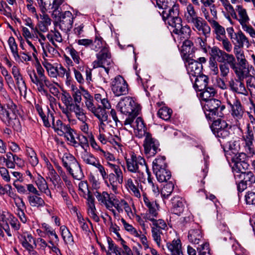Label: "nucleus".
Here are the masks:
<instances>
[{
    "mask_svg": "<svg viewBox=\"0 0 255 255\" xmlns=\"http://www.w3.org/2000/svg\"><path fill=\"white\" fill-rule=\"evenodd\" d=\"M35 67L37 74L34 70L28 71V74L31 82L36 85L38 91L42 95L49 96L48 91L45 89V87H46L51 94L54 96L57 95L59 93L58 89L46 77L44 70L38 61L36 63Z\"/></svg>",
    "mask_w": 255,
    "mask_h": 255,
    "instance_id": "obj_1",
    "label": "nucleus"
},
{
    "mask_svg": "<svg viewBox=\"0 0 255 255\" xmlns=\"http://www.w3.org/2000/svg\"><path fill=\"white\" fill-rule=\"evenodd\" d=\"M117 108L122 114L128 116L124 121V125H131L141 110L140 105L130 97L122 98L118 103Z\"/></svg>",
    "mask_w": 255,
    "mask_h": 255,
    "instance_id": "obj_2",
    "label": "nucleus"
},
{
    "mask_svg": "<svg viewBox=\"0 0 255 255\" xmlns=\"http://www.w3.org/2000/svg\"><path fill=\"white\" fill-rule=\"evenodd\" d=\"M210 128L222 147L225 150L231 137V126L225 120L219 118L213 121Z\"/></svg>",
    "mask_w": 255,
    "mask_h": 255,
    "instance_id": "obj_3",
    "label": "nucleus"
},
{
    "mask_svg": "<svg viewBox=\"0 0 255 255\" xmlns=\"http://www.w3.org/2000/svg\"><path fill=\"white\" fill-rule=\"evenodd\" d=\"M6 108L2 105H0V119L8 126H13L12 121L14 120L19 124L17 118V114L18 112L17 106L12 100L8 99L5 104Z\"/></svg>",
    "mask_w": 255,
    "mask_h": 255,
    "instance_id": "obj_4",
    "label": "nucleus"
},
{
    "mask_svg": "<svg viewBox=\"0 0 255 255\" xmlns=\"http://www.w3.org/2000/svg\"><path fill=\"white\" fill-rule=\"evenodd\" d=\"M62 161L63 166L74 178L80 180L82 178L83 173L80 165L73 155L69 153H64Z\"/></svg>",
    "mask_w": 255,
    "mask_h": 255,
    "instance_id": "obj_5",
    "label": "nucleus"
},
{
    "mask_svg": "<svg viewBox=\"0 0 255 255\" xmlns=\"http://www.w3.org/2000/svg\"><path fill=\"white\" fill-rule=\"evenodd\" d=\"M205 102L204 108L207 119L211 120L215 119V116L220 118L223 117L225 106L222 104L221 101L211 98Z\"/></svg>",
    "mask_w": 255,
    "mask_h": 255,
    "instance_id": "obj_6",
    "label": "nucleus"
},
{
    "mask_svg": "<svg viewBox=\"0 0 255 255\" xmlns=\"http://www.w3.org/2000/svg\"><path fill=\"white\" fill-rule=\"evenodd\" d=\"M126 160L127 169L130 172L143 175L144 171L149 170L144 158L133 152L130 154V158H126Z\"/></svg>",
    "mask_w": 255,
    "mask_h": 255,
    "instance_id": "obj_7",
    "label": "nucleus"
},
{
    "mask_svg": "<svg viewBox=\"0 0 255 255\" xmlns=\"http://www.w3.org/2000/svg\"><path fill=\"white\" fill-rule=\"evenodd\" d=\"M108 165L113 170L114 173H111L108 174L107 181L108 187L111 186L112 189L115 192H116L118 186L123 182V174L120 166L112 162H108Z\"/></svg>",
    "mask_w": 255,
    "mask_h": 255,
    "instance_id": "obj_8",
    "label": "nucleus"
},
{
    "mask_svg": "<svg viewBox=\"0 0 255 255\" xmlns=\"http://www.w3.org/2000/svg\"><path fill=\"white\" fill-rule=\"evenodd\" d=\"M97 60L93 62L94 68L103 67L107 74L109 73L110 67L113 63L111 54L107 47H104L101 51L96 54Z\"/></svg>",
    "mask_w": 255,
    "mask_h": 255,
    "instance_id": "obj_9",
    "label": "nucleus"
},
{
    "mask_svg": "<svg viewBox=\"0 0 255 255\" xmlns=\"http://www.w3.org/2000/svg\"><path fill=\"white\" fill-rule=\"evenodd\" d=\"M209 54L214 60H217L220 63H227L231 69L235 68L236 59L233 54H229L217 46L211 48Z\"/></svg>",
    "mask_w": 255,
    "mask_h": 255,
    "instance_id": "obj_10",
    "label": "nucleus"
},
{
    "mask_svg": "<svg viewBox=\"0 0 255 255\" xmlns=\"http://www.w3.org/2000/svg\"><path fill=\"white\" fill-rule=\"evenodd\" d=\"M232 69L234 70L238 78L229 81V86L230 89L237 94L247 95L248 91L244 83V77H246V75L244 74V73H240V70L236 67L235 68H232Z\"/></svg>",
    "mask_w": 255,
    "mask_h": 255,
    "instance_id": "obj_11",
    "label": "nucleus"
},
{
    "mask_svg": "<svg viewBox=\"0 0 255 255\" xmlns=\"http://www.w3.org/2000/svg\"><path fill=\"white\" fill-rule=\"evenodd\" d=\"M145 136L143 145L144 153L148 157L153 156L160 150L159 143L150 133H146Z\"/></svg>",
    "mask_w": 255,
    "mask_h": 255,
    "instance_id": "obj_12",
    "label": "nucleus"
},
{
    "mask_svg": "<svg viewBox=\"0 0 255 255\" xmlns=\"http://www.w3.org/2000/svg\"><path fill=\"white\" fill-rule=\"evenodd\" d=\"M112 90L116 96L126 95L128 93V84L122 76L118 75L112 81Z\"/></svg>",
    "mask_w": 255,
    "mask_h": 255,
    "instance_id": "obj_13",
    "label": "nucleus"
},
{
    "mask_svg": "<svg viewBox=\"0 0 255 255\" xmlns=\"http://www.w3.org/2000/svg\"><path fill=\"white\" fill-rule=\"evenodd\" d=\"M242 141L244 142V147L247 153H253L255 150V137L254 131L251 128L250 124L247 127V130L242 136Z\"/></svg>",
    "mask_w": 255,
    "mask_h": 255,
    "instance_id": "obj_14",
    "label": "nucleus"
},
{
    "mask_svg": "<svg viewBox=\"0 0 255 255\" xmlns=\"http://www.w3.org/2000/svg\"><path fill=\"white\" fill-rule=\"evenodd\" d=\"M188 23L192 24V28L194 31H197L199 34H203L206 37L209 36L211 28L202 17L198 16Z\"/></svg>",
    "mask_w": 255,
    "mask_h": 255,
    "instance_id": "obj_15",
    "label": "nucleus"
},
{
    "mask_svg": "<svg viewBox=\"0 0 255 255\" xmlns=\"http://www.w3.org/2000/svg\"><path fill=\"white\" fill-rule=\"evenodd\" d=\"M227 104L231 109V115L236 119H240L244 115V110L240 100L234 96L231 99H227Z\"/></svg>",
    "mask_w": 255,
    "mask_h": 255,
    "instance_id": "obj_16",
    "label": "nucleus"
},
{
    "mask_svg": "<svg viewBox=\"0 0 255 255\" xmlns=\"http://www.w3.org/2000/svg\"><path fill=\"white\" fill-rule=\"evenodd\" d=\"M73 15L70 11H66L60 16V21L56 26H58L63 31L67 32L70 30L73 23Z\"/></svg>",
    "mask_w": 255,
    "mask_h": 255,
    "instance_id": "obj_17",
    "label": "nucleus"
},
{
    "mask_svg": "<svg viewBox=\"0 0 255 255\" xmlns=\"http://www.w3.org/2000/svg\"><path fill=\"white\" fill-rule=\"evenodd\" d=\"M188 239L191 243L195 245H199L203 242V234L201 227L199 224H193L191 229L188 232Z\"/></svg>",
    "mask_w": 255,
    "mask_h": 255,
    "instance_id": "obj_18",
    "label": "nucleus"
},
{
    "mask_svg": "<svg viewBox=\"0 0 255 255\" xmlns=\"http://www.w3.org/2000/svg\"><path fill=\"white\" fill-rule=\"evenodd\" d=\"M185 63H188V65H186V66L190 79L192 81V77H195L201 74L202 70V65L200 63H198L197 61L193 59H189L186 60Z\"/></svg>",
    "mask_w": 255,
    "mask_h": 255,
    "instance_id": "obj_19",
    "label": "nucleus"
},
{
    "mask_svg": "<svg viewBox=\"0 0 255 255\" xmlns=\"http://www.w3.org/2000/svg\"><path fill=\"white\" fill-rule=\"evenodd\" d=\"M241 141L239 139L234 140L233 142H229L224 150L225 155L227 159H229L230 156L237 154L240 149Z\"/></svg>",
    "mask_w": 255,
    "mask_h": 255,
    "instance_id": "obj_20",
    "label": "nucleus"
},
{
    "mask_svg": "<svg viewBox=\"0 0 255 255\" xmlns=\"http://www.w3.org/2000/svg\"><path fill=\"white\" fill-rule=\"evenodd\" d=\"M172 208L171 211L173 213L180 215L184 211L185 208V201L179 196L173 197L171 200Z\"/></svg>",
    "mask_w": 255,
    "mask_h": 255,
    "instance_id": "obj_21",
    "label": "nucleus"
},
{
    "mask_svg": "<svg viewBox=\"0 0 255 255\" xmlns=\"http://www.w3.org/2000/svg\"><path fill=\"white\" fill-rule=\"evenodd\" d=\"M69 116H65L68 119V121L70 122L73 116L72 113H74L77 119L83 123H85L87 120V117L84 113V110L80 107V105H76L73 108H72L69 111Z\"/></svg>",
    "mask_w": 255,
    "mask_h": 255,
    "instance_id": "obj_22",
    "label": "nucleus"
},
{
    "mask_svg": "<svg viewBox=\"0 0 255 255\" xmlns=\"http://www.w3.org/2000/svg\"><path fill=\"white\" fill-rule=\"evenodd\" d=\"M97 200L100 202L101 204L104 205L106 207L111 210L114 206L113 202L110 198V195L106 192H103L102 193L96 192L95 194Z\"/></svg>",
    "mask_w": 255,
    "mask_h": 255,
    "instance_id": "obj_23",
    "label": "nucleus"
},
{
    "mask_svg": "<svg viewBox=\"0 0 255 255\" xmlns=\"http://www.w3.org/2000/svg\"><path fill=\"white\" fill-rule=\"evenodd\" d=\"M194 88L196 91H202L208 86L209 78L205 75L201 74L195 77Z\"/></svg>",
    "mask_w": 255,
    "mask_h": 255,
    "instance_id": "obj_24",
    "label": "nucleus"
},
{
    "mask_svg": "<svg viewBox=\"0 0 255 255\" xmlns=\"http://www.w3.org/2000/svg\"><path fill=\"white\" fill-rule=\"evenodd\" d=\"M131 127L136 130L138 132V135L139 137H142L143 135H145L146 128L142 119L141 117L136 118L135 122H133L130 125Z\"/></svg>",
    "mask_w": 255,
    "mask_h": 255,
    "instance_id": "obj_25",
    "label": "nucleus"
},
{
    "mask_svg": "<svg viewBox=\"0 0 255 255\" xmlns=\"http://www.w3.org/2000/svg\"><path fill=\"white\" fill-rule=\"evenodd\" d=\"M127 188L130 192L132 195L139 198L141 197V194L139 190V183L136 180L134 182L131 178H129L127 181Z\"/></svg>",
    "mask_w": 255,
    "mask_h": 255,
    "instance_id": "obj_26",
    "label": "nucleus"
},
{
    "mask_svg": "<svg viewBox=\"0 0 255 255\" xmlns=\"http://www.w3.org/2000/svg\"><path fill=\"white\" fill-rule=\"evenodd\" d=\"M167 247L172 255H183L181 243L179 239L174 240L171 243H167Z\"/></svg>",
    "mask_w": 255,
    "mask_h": 255,
    "instance_id": "obj_27",
    "label": "nucleus"
},
{
    "mask_svg": "<svg viewBox=\"0 0 255 255\" xmlns=\"http://www.w3.org/2000/svg\"><path fill=\"white\" fill-rule=\"evenodd\" d=\"M236 180L241 179L250 185L255 182V176L251 171H246L240 174H235Z\"/></svg>",
    "mask_w": 255,
    "mask_h": 255,
    "instance_id": "obj_28",
    "label": "nucleus"
},
{
    "mask_svg": "<svg viewBox=\"0 0 255 255\" xmlns=\"http://www.w3.org/2000/svg\"><path fill=\"white\" fill-rule=\"evenodd\" d=\"M179 4H174L172 7L168 10V12L166 13L165 10L162 12L163 19L166 21L169 19L177 18L179 17Z\"/></svg>",
    "mask_w": 255,
    "mask_h": 255,
    "instance_id": "obj_29",
    "label": "nucleus"
},
{
    "mask_svg": "<svg viewBox=\"0 0 255 255\" xmlns=\"http://www.w3.org/2000/svg\"><path fill=\"white\" fill-rule=\"evenodd\" d=\"M153 172L157 180L160 182H167L171 176V172L167 167L153 171Z\"/></svg>",
    "mask_w": 255,
    "mask_h": 255,
    "instance_id": "obj_30",
    "label": "nucleus"
},
{
    "mask_svg": "<svg viewBox=\"0 0 255 255\" xmlns=\"http://www.w3.org/2000/svg\"><path fill=\"white\" fill-rule=\"evenodd\" d=\"M106 109H107L104 107H102L101 105H99L91 112L101 122V124H104L103 122L108 120V116Z\"/></svg>",
    "mask_w": 255,
    "mask_h": 255,
    "instance_id": "obj_31",
    "label": "nucleus"
},
{
    "mask_svg": "<svg viewBox=\"0 0 255 255\" xmlns=\"http://www.w3.org/2000/svg\"><path fill=\"white\" fill-rule=\"evenodd\" d=\"M80 157L85 163L93 166L99 160L91 152H88V150H84L81 152Z\"/></svg>",
    "mask_w": 255,
    "mask_h": 255,
    "instance_id": "obj_32",
    "label": "nucleus"
},
{
    "mask_svg": "<svg viewBox=\"0 0 255 255\" xmlns=\"http://www.w3.org/2000/svg\"><path fill=\"white\" fill-rule=\"evenodd\" d=\"M40 195V193H39V195H30L28 196V201L31 206L33 207H39L44 206L45 202L44 200L39 196Z\"/></svg>",
    "mask_w": 255,
    "mask_h": 255,
    "instance_id": "obj_33",
    "label": "nucleus"
},
{
    "mask_svg": "<svg viewBox=\"0 0 255 255\" xmlns=\"http://www.w3.org/2000/svg\"><path fill=\"white\" fill-rule=\"evenodd\" d=\"M73 100L72 96L69 95V96H68L66 101L65 102L64 104V106H59L62 113L65 116H69L70 114L69 111L77 105Z\"/></svg>",
    "mask_w": 255,
    "mask_h": 255,
    "instance_id": "obj_34",
    "label": "nucleus"
},
{
    "mask_svg": "<svg viewBox=\"0 0 255 255\" xmlns=\"http://www.w3.org/2000/svg\"><path fill=\"white\" fill-rule=\"evenodd\" d=\"M198 17L197 13L195 11L194 6L191 3L188 4L186 6V11L184 13L186 21L189 23Z\"/></svg>",
    "mask_w": 255,
    "mask_h": 255,
    "instance_id": "obj_35",
    "label": "nucleus"
},
{
    "mask_svg": "<svg viewBox=\"0 0 255 255\" xmlns=\"http://www.w3.org/2000/svg\"><path fill=\"white\" fill-rule=\"evenodd\" d=\"M165 156H159L155 158L152 162L153 171L167 168V165L165 162Z\"/></svg>",
    "mask_w": 255,
    "mask_h": 255,
    "instance_id": "obj_36",
    "label": "nucleus"
},
{
    "mask_svg": "<svg viewBox=\"0 0 255 255\" xmlns=\"http://www.w3.org/2000/svg\"><path fill=\"white\" fill-rule=\"evenodd\" d=\"M146 219L152 222L153 227L151 228L159 229L161 231H165L167 228V225L165 221L162 219L156 220L150 216H148L146 215Z\"/></svg>",
    "mask_w": 255,
    "mask_h": 255,
    "instance_id": "obj_37",
    "label": "nucleus"
},
{
    "mask_svg": "<svg viewBox=\"0 0 255 255\" xmlns=\"http://www.w3.org/2000/svg\"><path fill=\"white\" fill-rule=\"evenodd\" d=\"M208 18H209V16H205V18L210 22L213 28L214 29L215 33L216 34L225 35V28L222 26L220 25L215 20Z\"/></svg>",
    "mask_w": 255,
    "mask_h": 255,
    "instance_id": "obj_38",
    "label": "nucleus"
},
{
    "mask_svg": "<svg viewBox=\"0 0 255 255\" xmlns=\"http://www.w3.org/2000/svg\"><path fill=\"white\" fill-rule=\"evenodd\" d=\"M216 94V91L213 87L207 86L206 88L203 90V92L200 93V97L203 101L206 102L207 100L213 98Z\"/></svg>",
    "mask_w": 255,
    "mask_h": 255,
    "instance_id": "obj_39",
    "label": "nucleus"
},
{
    "mask_svg": "<svg viewBox=\"0 0 255 255\" xmlns=\"http://www.w3.org/2000/svg\"><path fill=\"white\" fill-rule=\"evenodd\" d=\"M61 235L63 240L67 244H72L74 240L72 234L65 226H62L60 227Z\"/></svg>",
    "mask_w": 255,
    "mask_h": 255,
    "instance_id": "obj_40",
    "label": "nucleus"
},
{
    "mask_svg": "<svg viewBox=\"0 0 255 255\" xmlns=\"http://www.w3.org/2000/svg\"><path fill=\"white\" fill-rule=\"evenodd\" d=\"M8 44L15 60L20 59V56L18 54L17 45L13 37L10 36L8 40Z\"/></svg>",
    "mask_w": 255,
    "mask_h": 255,
    "instance_id": "obj_41",
    "label": "nucleus"
},
{
    "mask_svg": "<svg viewBox=\"0 0 255 255\" xmlns=\"http://www.w3.org/2000/svg\"><path fill=\"white\" fill-rule=\"evenodd\" d=\"M176 34L180 35L181 37H183L184 39H188L191 35V30L189 26L185 25L183 26L182 25L174 32Z\"/></svg>",
    "mask_w": 255,
    "mask_h": 255,
    "instance_id": "obj_42",
    "label": "nucleus"
},
{
    "mask_svg": "<svg viewBox=\"0 0 255 255\" xmlns=\"http://www.w3.org/2000/svg\"><path fill=\"white\" fill-rule=\"evenodd\" d=\"M228 160H230L233 163H234V165H237L239 163H241L242 162L249 160V159L246 153L241 152L230 156V159Z\"/></svg>",
    "mask_w": 255,
    "mask_h": 255,
    "instance_id": "obj_43",
    "label": "nucleus"
},
{
    "mask_svg": "<svg viewBox=\"0 0 255 255\" xmlns=\"http://www.w3.org/2000/svg\"><path fill=\"white\" fill-rule=\"evenodd\" d=\"M47 37L54 45H55L54 41L58 42H61L62 41L61 34L55 28L54 30H51L50 32L47 35Z\"/></svg>",
    "mask_w": 255,
    "mask_h": 255,
    "instance_id": "obj_44",
    "label": "nucleus"
},
{
    "mask_svg": "<svg viewBox=\"0 0 255 255\" xmlns=\"http://www.w3.org/2000/svg\"><path fill=\"white\" fill-rule=\"evenodd\" d=\"M172 110L167 107H162L158 111L157 115L159 118L165 120H169L171 116Z\"/></svg>",
    "mask_w": 255,
    "mask_h": 255,
    "instance_id": "obj_45",
    "label": "nucleus"
},
{
    "mask_svg": "<svg viewBox=\"0 0 255 255\" xmlns=\"http://www.w3.org/2000/svg\"><path fill=\"white\" fill-rule=\"evenodd\" d=\"M249 160H247L242 162L241 163H239L237 165H234L233 170L235 174H240L246 172L250 167Z\"/></svg>",
    "mask_w": 255,
    "mask_h": 255,
    "instance_id": "obj_46",
    "label": "nucleus"
},
{
    "mask_svg": "<svg viewBox=\"0 0 255 255\" xmlns=\"http://www.w3.org/2000/svg\"><path fill=\"white\" fill-rule=\"evenodd\" d=\"M237 10L240 17L239 21L240 24L243 25L245 23H248L250 18L247 14L246 10L243 8L241 5H239L237 6Z\"/></svg>",
    "mask_w": 255,
    "mask_h": 255,
    "instance_id": "obj_47",
    "label": "nucleus"
},
{
    "mask_svg": "<svg viewBox=\"0 0 255 255\" xmlns=\"http://www.w3.org/2000/svg\"><path fill=\"white\" fill-rule=\"evenodd\" d=\"M152 237L157 246H161V237L163 235V231L151 228Z\"/></svg>",
    "mask_w": 255,
    "mask_h": 255,
    "instance_id": "obj_48",
    "label": "nucleus"
},
{
    "mask_svg": "<svg viewBox=\"0 0 255 255\" xmlns=\"http://www.w3.org/2000/svg\"><path fill=\"white\" fill-rule=\"evenodd\" d=\"M174 185L172 182L167 183L161 190V195L164 198H167L172 193Z\"/></svg>",
    "mask_w": 255,
    "mask_h": 255,
    "instance_id": "obj_49",
    "label": "nucleus"
},
{
    "mask_svg": "<svg viewBox=\"0 0 255 255\" xmlns=\"http://www.w3.org/2000/svg\"><path fill=\"white\" fill-rule=\"evenodd\" d=\"M42 227L45 229L46 234L49 236L50 240L54 241L55 243L58 242L59 238L54 230H51L50 227L46 224H43Z\"/></svg>",
    "mask_w": 255,
    "mask_h": 255,
    "instance_id": "obj_50",
    "label": "nucleus"
},
{
    "mask_svg": "<svg viewBox=\"0 0 255 255\" xmlns=\"http://www.w3.org/2000/svg\"><path fill=\"white\" fill-rule=\"evenodd\" d=\"M72 96L76 104L79 105L82 101V93L81 89H78L74 85H72Z\"/></svg>",
    "mask_w": 255,
    "mask_h": 255,
    "instance_id": "obj_51",
    "label": "nucleus"
},
{
    "mask_svg": "<svg viewBox=\"0 0 255 255\" xmlns=\"http://www.w3.org/2000/svg\"><path fill=\"white\" fill-rule=\"evenodd\" d=\"M95 99L98 103H100L102 106L107 109H110L111 108V104L107 98L103 96L100 94H96L95 95Z\"/></svg>",
    "mask_w": 255,
    "mask_h": 255,
    "instance_id": "obj_52",
    "label": "nucleus"
},
{
    "mask_svg": "<svg viewBox=\"0 0 255 255\" xmlns=\"http://www.w3.org/2000/svg\"><path fill=\"white\" fill-rule=\"evenodd\" d=\"M78 142L77 141V146L80 145L81 147L84 150H88L89 147V140L88 137L83 134H79L77 137Z\"/></svg>",
    "mask_w": 255,
    "mask_h": 255,
    "instance_id": "obj_53",
    "label": "nucleus"
},
{
    "mask_svg": "<svg viewBox=\"0 0 255 255\" xmlns=\"http://www.w3.org/2000/svg\"><path fill=\"white\" fill-rule=\"evenodd\" d=\"M104 44L105 42L103 38L100 36L96 35L94 41H93V44L91 45V49L97 51L100 49L103 48L104 47Z\"/></svg>",
    "mask_w": 255,
    "mask_h": 255,
    "instance_id": "obj_54",
    "label": "nucleus"
},
{
    "mask_svg": "<svg viewBox=\"0 0 255 255\" xmlns=\"http://www.w3.org/2000/svg\"><path fill=\"white\" fill-rule=\"evenodd\" d=\"M44 125L46 127H51V124L53 123L54 121V117L53 116V114L50 112V110L47 108V115L46 116L45 114L41 117Z\"/></svg>",
    "mask_w": 255,
    "mask_h": 255,
    "instance_id": "obj_55",
    "label": "nucleus"
},
{
    "mask_svg": "<svg viewBox=\"0 0 255 255\" xmlns=\"http://www.w3.org/2000/svg\"><path fill=\"white\" fill-rule=\"evenodd\" d=\"M235 35L237 42L240 46H244L245 44H249L248 39L241 31L235 33Z\"/></svg>",
    "mask_w": 255,
    "mask_h": 255,
    "instance_id": "obj_56",
    "label": "nucleus"
},
{
    "mask_svg": "<svg viewBox=\"0 0 255 255\" xmlns=\"http://www.w3.org/2000/svg\"><path fill=\"white\" fill-rule=\"evenodd\" d=\"M147 173L148 174L147 182L148 188L150 189L154 194H158L159 190L158 186L153 182L152 178L151 177V174L149 170L147 171Z\"/></svg>",
    "mask_w": 255,
    "mask_h": 255,
    "instance_id": "obj_57",
    "label": "nucleus"
},
{
    "mask_svg": "<svg viewBox=\"0 0 255 255\" xmlns=\"http://www.w3.org/2000/svg\"><path fill=\"white\" fill-rule=\"evenodd\" d=\"M182 19L179 17L167 20V23L168 24L174 28V29L173 30V32L179 28L182 25Z\"/></svg>",
    "mask_w": 255,
    "mask_h": 255,
    "instance_id": "obj_58",
    "label": "nucleus"
},
{
    "mask_svg": "<svg viewBox=\"0 0 255 255\" xmlns=\"http://www.w3.org/2000/svg\"><path fill=\"white\" fill-rule=\"evenodd\" d=\"M237 59L238 64L239 67H238L236 64V67L240 71H244L246 70H249L248 62L246 60V57L241 58L238 57Z\"/></svg>",
    "mask_w": 255,
    "mask_h": 255,
    "instance_id": "obj_59",
    "label": "nucleus"
},
{
    "mask_svg": "<svg viewBox=\"0 0 255 255\" xmlns=\"http://www.w3.org/2000/svg\"><path fill=\"white\" fill-rule=\"evenodd\" d=\"M121 222L123 223L124 227L126 231L130 232L132 235L135 237L139 236V234L138 233L136 230L133 228L131 225L128 223L125 219L122 218L121 219Z\"/></svg>",
    "mask_w": 255,
    "mask_h": 255,
    "instance_id": "obj_60",
    "label": "nucleus"
},
{
    "mask_svg": "<svg viewBox=\"0 0 255 255\" xmlns=\"http://www.w3.org/2000/svg\"><path fill=\"white\" fill-rule=\"evenodd\" d=\"M240 73H244V74L246 75V77H244V79L245 78H248L246 81L247 86L254 88L255 89L254 82L253 81L254 75L250 74L249 69L246 70L244 71H240Z\"/></svg>",
    "mask_w": 255,
    "mask_h": 255,
    "instance_id": "obj_61",
    "label": "nucleus"
},
{
    "mask_svg": "<svg viewBox=\"0 0 255 255\" xmlns=\"http://www.w3.org/2000/svg\"><path fill=\"white\" fill-rule=\"evenodd\" d=\"M67 50L72 58L74 62L75 63L79 64L81 60L80 58L79 53L73 47H68Z\"/></svg>",
    "mask_w": 255,
    "mask_h": 255,
    "instance_id": "obj_62",
    "label": "nucleus"
},
{
    "mask_svg": "<svg viewBox=\"0 0 255 255\" xmlns=\"http://www.w3.org/2000/svg\"><path fill=\"white\" fill-rule=\"evenodd\" d=\"M94 166L98 168L103 179L105 181L106 183H108L107 177L108 174L106 171L105 167L100 163L99 160L96 162L95 165Z\"/></svg>",
    "mask_w": 255,
    "mask_h": 255,
    "instance_id": "obj_63",
    "label": "nucleus"
},
{
    "mask_svg": "<svg viewBox=\"0 0 255 255\" xmlns=\"http://www.w3.org/2000/svg\"><path fill=\"white\" fill-rule=\"evenodd\" d=\"M245 199L247 204L255 205V192L249 191L245 196Z\"/></svg>",
    "mask_w": 255,
    "mask_h": 255,
    "instance_id": "obj_64",
    "label": "nucleus"
}]
</instances>
